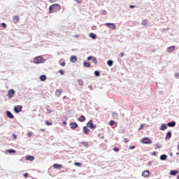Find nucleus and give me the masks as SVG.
<instances>
[{
	"instance_id": "38",
	"label": "nucleus",
	"mask_w": 179,
	"mask_h": 179,
	"mask_svg": "<svg viewBox=\"0 0 179 179\" xmlns=\"http://www.w3.org/2000/svg\"><path fill=\"white\" fill-rule=\"evenodd\" d=\"M45 124L46 125H52V122L48 121H45Z\"/></svg>"
},
{
	"instance_id": "51",
	"label": "nucleus",
	"mask_w": 179,
	"mask_h": 179,
	"mask_svg": "<svg viewBox=\"0 0 179 179\" xmlns=\"http://www.w3.org/2000/svg\"><path fill=\"white\" fill-rule=\"evenodd\" d=\"M66 99H68V96H64L63 97V99L65 100Z\"/></svg>"
},
{
	"instance_id": "33",
	"label": "nucleus",
	"mask_w": 179,
	"mask_h": 179,
	"mask_svg": "<svg viewBox=\"0 0 179 179\" xmlns=\"http://www.w3.org/2000/svg\"><path fill=\"white\" fill-rule=\"evenodd\" d=\"M94 75L95 76H100V72H99L98 71H94Z\"/></svg>"
},
{
	"instance_id": "47",
	"label": "nucleus",
	"mask_w": 179,
	"mask_h": 179,
	"mask_svg": "<svg viewBox=\"0 0 179 179\" xmlns=\"http://www.w3.org/2000/svg\"><path fill=\"white\" fill-rule=\"evenodd\" d=\"M120 58H122V57H124V52H121L120 55Z\"/></svg>"
},
{
	"instance_id": "52",
	"label": "nucleus",
	"mask_w": 179,
	"mask_h": 179,
	"mask_svg": "<svg viewBox=\"0 0 179 179\" xmlns=\"http://www.w3.org/2000/svg\"><path fill=\"white\" fill-rule=\"evenodd\" d=\"M49 2H50V3H52L54 2V0H49Z\"/></svg>"
},
{
	"instance_id": "22",
	"label": "nucleus",
	"mask_w": 179,
	"mask_h": 179,
	"mask_svg": "<svg viewBox=\"0 0 179 179\" xmlns=\"http://www.w3.org/2000/svg\"><path fill=\"white\" fill-rule=\"evenodd\" d=\"M39 79L40 80H41V82H44V80H46L47 76H45V75H42L40 76Z\"/></svg>"
},
{
	"instance_id": "24",
	"label": "nucleus",
	"mask_w": 179,
	"mask_h": 179,
	"mask_svg": "<svg viewBox=\"0 0 179 179\" xmlns=\"http://www.w3.org/2000/svg\"><path fill=\"white\" fill-rule=\"evenodd\" d=\"M179 171H171L170 174L171 176H176V174H178Z\"/></svg>"
},
{
	"instance_id": "54",
	"label": "nucleus",
	"mask_w": 179,
	"mask_h": 179,
	"mask_svg": "<svg viewBox=\"0 0 179 179\" xmlns=\"http://www.w3.org/2000/svg\"><path fill=\"white\" fill-rule=\"evenodd\" d=\"M78 3H81L82 1H79V0H77Z\"/></svg>"
},
{
	"instance_id": "2",
	"label": "nucleus",
	"mask_w": 179,
	"mask_h": 179,
	"mask_svg": "<svg viewBox=\"0 0 179 179\" xmlns=\"http://www.w3.org/2000/svg\"><path fill=\"white\" fill-rule=\"evenodd\" d=\"M44 62H45V59L41 56H38L34 59V64H36V65H38V64H44Z\"/></svg>"
},
{
	"instance_id": "15",
	"label": "nucleus",
	"mask_w": 179,
	"mask_h": 179,
	"mask_svg": "<svg viewBox=\"0 0 179 179\" xmlns=\"http://www.w3.org/2000/svg\"><path fill=\"white\" fill-rule=\"evenodd\" d=\"M6 114L8 118H11V120H13V118H15V116H13V114H12V113H10V111H7Z\"/></svg>"
},
{
	"instance_id": "50",
	"label": "nucleus",
	"mask_w": 179,
	"mask_h": 179,
	"mask_svg": "<svg viewBox=\"0 0 179 179\" xmlns=\"http://www.w3.org/2000/svg\"><path fill=\"white\" fill-rule=\"evenodd\" d=\"M41 131L42 132H45V129H41Z\"/></svg>"
},
{
	"instance_id": "49",
	"label": "nucleus",
	"mask_w": 179,
	"mask_h": 179,
	"mask_svg": "<svg viewBox=\"0 0 179 179\" xmlns=\"http://www.w3.org/2000/svg\"><path fill=\"white\" fill-rule=\"evenodd\" d=\"M13 138H14V139H17V136H15V134H13Z\"/></svg>"
},
{
	"instance_id": "23",
	"label": "nucleus",
	"mask_w": 179,
	"mask_h": 179,
	"mask_svg": "<svg viewBox=\"0 0 179 179\" xmlns=\"http://www.w3.org/2000/svg\"><path fill=\"white\" fill-rule=\"evenodd\" d=\"M171 138V131H168L166 135V139H170Z\"/></svg>"
},
{
	"instance_id": "28",
	"label": "nucleus",
	"mask_w": 179,
	"mask_h": 179,
	"mask_svg": "<svg viewBox=\"0 0 179 179\" xmlns=\"http://www.w3.org/2000/svg\"><path fill=\"white\" fill-rule=\"evenodd\" d=\"M161 160H166L167 159V155H162L160 156Z\"/></svg>"
},
{
	"instance_id": "16",
	"label": "nucleus",
	"mask_w": 179,
	"mask_h": 179,
	"mask_svg": "<svg viewBox=\"0 0 179 179\" xmlns=\"http://www.w3.org/2000/svg\"><path fill=\"white\" fill-rule=\"evenodd\" d=\"M78 121L80 122H85L86 121V117L84 115H82L78 118Z\"/></svg>"
},
{
	"instance_id": "17",
	"label": "nucleus",
	"mask_w": 179,
	"mask_h": 179,
	"mask_svg": "<svg viewBox=\"0 0 179 179\" xmlns=\"http://www.w3.org/2000/svg\"><path fill=\"white\" fill-rule=\"evenodd\" d=\"M166 129H167V124H162L160 127V131H166Z\"/></svg>"
},
{
	"instance_id": "34",
	"label": "nucleus",
	"mask_w": 179,
	"mask_h": 179,
	"mask_svg": "<svg viewBox=\"0 0 179 179\" xmlns=\"http://www.w3.org/2000/svg\"><path fill=\"white\" fill-rule=\"evenodd\" d=\"M78 84H79L80 86H83V80H78Z\"/></svg>"
},
{
	"instance_id": "7",
	"label": "nucleus",
	"mask_w": 179,
	"mask_h": 179,
	"mask_svg": "<svg viewBox=\"0 0 179 179\" xmlns=\"http://www.w3.org/2000/svg\"><path fill=\"white\" fill-rule=\"evenodd\" d=\"M87 59H88V61L92 60V62H94L95 64V65H97V59H96V57L90 56L87 57Z\"/></svg>"
},
{
	"instance_id": "8",
	"label": "nucleus",
	"mask_w": 179,
	"mask_h": 179,
	"mask_svg": "<svg viewBox=\"0 0 179 179\" xmlns=\"http://www.w3.org/2000/svg\"><path fill=\"white\" fill-rule=\"evenodd\" d=\"M22 108H23V106H15L14 110L15 113H20V111H22Z\"/></svg>"
},
{
	"instance_id": "18",
	"label": "nucleus",
	"mask_w": 179,
	"mask_h": 179,
	"mask_svg": "<svg viewBox=\"0 0 179 179\" xmlns=\"http://www.w3.org/2000/svg\"><path fill=\"white\" fill-rule=\"evenodd\" d=\"M55 94H56V96H58V97H59V96H61V94H62V90H57L55 91Z\"/></svg>"
},
{
	"instance_id": "12",
	"label": "nucleus",
	"mask_w": 179,
	"mask_h": 179,
	"mask_svg": "<svg viewBox=\"0 0 179 179\" xmlns=\"http://www.w3.org/2000/svg\"><path fill=\"white\" fill-rule=\"evenodd\" d=\"M174 50H176V46H171L167 48L166 51L167 52H173V51H174Z\"/></svg>"
},
{
	"instance_id": "40",
	"label": "nucleus",
	"mask_w": 179,
	"mask_h": 179,
	"mask_svg": "<svg viewBox=\"0 0 179 179\" xmlns=\"http://www.w3.org/2000/svg\"><path fill=\"white\" fill-rule=\"evenodd\" d=\"M61 66H65L66 65V63L65 62H63L60 64Z\"/></svg>"
},
{
	"instance_id": "58",
	"label": "nucleus",
	"mask_w": 179,
	"mask_h": 179,
	"mask_svg": "<svg viewBox=\"0 0 179 179\" xmlns=\"http://www.w3.org/2000/svg\"><path fill=\"white\" fill-rule=\"evenodd\" d=\"M63 124H66V122H64Z\"/></svg>"
},
{
	"instance_id": "29",
	"label": "nucleus",
	"mask_w": 179,
	"mask_h": 179,
	"mask_svg": "<svg viewBox=\"0 0 179 179\" xmlns=\"http://www.w3.org/2000/svg\"><path fill=\"white\" fill-rule=\"evenodd\" d=\"M113 62L112 60H109L107 62V64L108 66H113Z\"/></svg>"
},
{
	"instance_id": "43",
	"label": "nucleus",
	"mask_w": 179,
	"mask_h": 179,
	"mask_svg": "<svg viewBox=\"0 0 179 179\" xmlns=\"http://www.w3.org/2000/svg\"><path fill=\"white\" fill-rule=\"evenodd\" d=\"M82 145H84V146H87V142H83Z\"/></svg>"
},
{
	"instance_id": "10",
	"label": "nucleus",
	"mask_w": 179,
	"mask_h": 179,
	"mask_svg": "<svg viewBox=\"0 0 179 179\" xmlns=\"http://www.w3.org/2000/svg\"><path fill=\"white\" fill-rule=\"evenodd\" d=\"M20 20V18L19 17V16L15 15L13 17V23H15V24H17Z\"/></svg>"
},
{
	"instance_id": "57",
	"label": "nucleus",
	"mask_w": 179,
	"mask_h": 179,
	"mask_svg": "<svg viewBox=\"0 0 179 179\" xmlns=\"http://www.w3.org/2000/svg\"><path fill=\"white\" fill-rule=\"evenodd\" d=\"M177 179H179V175L177 176Z\"/></svg>"
},
{
	"instance_id": "5",
	"label": "nucleus",
	"mask_w": 179,
	"mask_h": 179,
	"mask_svg": "<svg viewBox=\"0 0 179 179\" xmlns=\"http://www.w3.org/2000/svg\"><path fill=\"white\" fill-rule=\"evenodd\" d=\"M15 94V90H9L8 91V97L9 99H12V97H13V95Z\"/></svg>"
},
{
	"instance_id": "27",
	"label": "nucleus",
	"mask_w": 179,
	"mask_h": 179,
	"mask_svg": "<svg viewBox=\"0 0 179 179\" xmlns=\"http://www.w3.org/2000/svg\"><path fill=\"white\" fill-rule=\"evenodd\" d=\"M108 125L113 127V125H115V122L114 120H110L108 122Z\"/></svg>"
},
{
	"instance_id": "11",
	"label": "nucleus",
	"mask_w": 179,
	"mask_h": 179,
	"mask_svg": "<svg viewBox=\"0 0 179 179\" xmlns=\"http://www.w3.org/2000/svg\"><path fill=\"white\" fill-rule=\"evenodd\" d=\"M70 61H71V62L75 63L78 61V57L75 55H72L70 57Z\"/></svg>"
},
{
	"instance_id": "41",
	"label": "nucleus",
	"mask_w": 179,
	"mask_h": 179,
	"mask_svg": "<svg viewBox=\"0 0 179 179\" xmlns=\"http://www.w3.org/2000/svg\"><path fill=\"white\" fill-rule=\"evenodd\" d=\"M74 164H75L76 166H82V164H80V162H76Z\"/></svg>"
},
{
	"instance_id": "4",
	"label": "nucleus",
	"mask_w": 179,
	"mask_h": 179,
	"mask_svg": "<svg viewBox=\"0 0 179 179\" xmlns=\"http://www.w3.org/2000/svg\"><path fill=\"white\" fill-rule=\"evenodd\" d=\"M87 127H88V128H90L91 129H96V126L93 124L92 120H90L89 122L87 123Z\"/></svg>"
},
{
	"instance_id": "25",
	"label": "nucleus",
	"mask_w": 179,
	"mask_h": 179,
	"mask_svg": "<svg viewBox=\"0 0 179 179\" xmlns=\"http://www.w3.org/2000/svg\"><path fill=\"white\" fill-rule=\"evenodd\" d=\"M90 37H91V38H93L94 40L97 38V36H96V34L94 33L90 34Z\"/></svg>"
},
{
	"instance_id": "48",
	"label": "nucleus",
	"mask_w": 179,
	"mask_h": 179,
	"mask_svg": "<svg viewBox=\"0 0 179 179\" xmlns=\"http://www.w3.org/2000/svg\"><path fill=\"white\" fill-rule=\"evenodd\" d=\"M129 149H131V150H132V149H135V145L130 146V147H129Z\"/></svg>"
},
{
	"instance_id": "1",
	"label": "nucleus",
	"mask_w": 179,
	"mask_h": 179,
	"mask_svg": "<svg viewBox=\"0 0 179 179\" xmlns=\"http://www.w3.org/2000/svg\"><path fill=\"white\" fill-rule=\"evenodd\" d=\"M61 10V6L58 3L52 4L49 7V13H55Z\"/></svg>"
},
{
	"instance_id": "31",
	"label": "nucleus",
	"mask_w": 179,
	"mask_h": 179,
	"mask_svg": "<svg viewBox=\"0 0 179 179\" xmlns=\"http://www.w3.org/2000/svg\"><path fill=\"white\" fill-rule=\"evenodd\" d=\"M27 136H29V138H31V136H33V132H31V131L28 132Z\"/></svg>"
},
{
	"instance_id": "44",
	"label": "nucleus",
	"mask_w": 179,
	"mask_h": 179,
	"mask_svg": "<svg viewBox=\"0 0 179 179\" xmlns=\"http://www.w3.org/2000/svg\"><path fill=\"white\" fill-rule=\"evenodd\" d=\"M143 129V124H141L140 128L138 129V131H141Z\"/></svg>"
},
{
	"instance_id": "32",
	"label": "nucleus",
	"mask_w": 179,
	"mask_h": 179,
	"mask_svg": "<svg viewBox=\"0 0 179 179\" xmlns=\"http://www.w3.org/2000/svg\"><path fill=\"white\" fill-rule=\"evenodd\" d=\"M8 153H16V150H8Z\"/></svg>"
},
{
	"instance_id": "53",
	"label": "nucleus",
	"mask_w": 179,
	"mask_h": 179,
	"mask_svg": "<svg viewBox=\"0 0 179 179\" xmlns=\"http://www.w3.org/2000/svg\"><path fill=\"white\" fill-rule=\"evenodd\" d=\"M115 115H117V114L115 113H113V116L115 117Z\"/></svg>"
},
{
	"instance_id": "59",
	"label": "nucleus",
	"mask_w": 179,
	"mask_h": 179,
	"mask_svg": "<svg viewBox=\"0 0 179 179\" xmlns=\"http://www.w3.org/2000/svg\"><path fill=\"white\" fill-rule=\"evenodd\" d=\"M98 136H100V134H98Z\"/></svg>"
},
{
	"instance_id": "9",
	"label": "nucleus",
	"mask_w": 179,
	"mask_h": 179,
	"mask_svg": "<svg viewBox=\"0 0 179 179\" xmlns=\"http://www.w3.org/2000/svg\"><path fill=\"white\" fill-rule=\"evenodd\" d=\"M83 129L85 135H89V134H90V129H89L86 126L83 127Z\"/></svg>"
},
{
	"instance_id": "6",
	"label": "nucleus",
	"mask_w": 179,
	"mask_h": 179,
	"mask_svg": "<svg viewBox=\"0 0 179 179\" xmlns=\"http://www.w3.org/2000/svg\"><path fill=\"white\" fill-rule=\"evenodd\" d=\"M105 26H107L109 29H113V30H115V24L114 23H106Z\"/></svg>"
},
{
	"instance_id": "42",
	"label": "nucleus",
	"mask_w": 179,
	"mask_h": 179,
	"mask_svg": "<svg viewBox=\"0 0 179 179\" xmlns=\"http://www.w3.org/2000/svg\"><path fill=\"white\" fill-rule=\"evenodd\" d=\"M1 26H2V27H3L4 29L6 28V24H5V23H1Z\"/></svg>"
},
{
	"instance_id": "35",
	"label": "nucleus",
	"mask_w": 179,
	"mask_h": 179,
	"mask_svg": "<svg viewBox=\"0 0 179 179\" xmlns=\"http://www.w3.org/2000/svg\"><path fill=\"white\" fill-rule=\"evenodd\" d=\"M59 73H60V75H65V72L64 71V70H59Z\"/></svg>"
},
{
	"instance_id": "39",
	"label": "nucleus",
	"mask_w": 179,
	"mask_h": 179,
	"mask_svg": "<svg viewBox=\"0 0 179 179\" xmlns=\"http://www.w3.org/2000/svg\"><path fill=\"white\" fill-rule=\"evenodd\" d=\"M23 176H24L25 178H27V177H29V173H23Z\"/></svg>"
},
{
	"instance_id": "19",
	"label": "nucleus",
	"mask_w": 179,
	"mask_h": 179,
	"mask_svg": "<svg viewBox=\"0 0 179 179\" xmlns=\"http://www.w3.org/2000/svg\"><path fill=\"white\" fill-rule=\"evenodd\" d=\"M149 174H150L149 171H144L142 173V176L143 177H148V176H149Z\"/></svg>"
},
{
	"instance_id": "20",
	"label": "nucleus",
	"mask_w": 179,
	"mask_h": 179,
	"mask_svg": "<svg viewBox=\"0 0 179 179\" xmlns=\"http://www.w3.org/2000/svg\"><path fill=\"white\" fill-rule=\"evenodd\" d=\"M167 125L170 127H176V122L173 121L171 122L167 123Z\"/></svg>"
},
{
	"instance_id": "36",
	"label": "nucleus",
	"mask_w": 179,
	"mask_h": 179,
	"mask_svg": "<svg viewBox=\"0 0 179 179\" xmlns=\"http://www.w3.org/2000/svg\"><path fill=\"white\" fill-rule=\"evenodd\" d=\"M113 150H114V152H120V148H117V147H115V148H113Z\"/></svg>"
},
{
	"instance_id": "21",
	"label": "nucleus",
	"mask_w": 179,
	"mask_h": 179,
	"mask_svg": "<svg viewBox=\"0 0 179 179\" xmlns=\"http://www.w3.org/2000/svg\"><path fill=\"white\" fill-rule=\"evenodd\" d=\"M27 160H29L30 162H33L34 160V157L31 155H28L26 157Z\"/></svg>"
},
{
	"instance_id": "30",
	"label": "nucleus",
	"mask_w": 179,
	"mask_h": 179,
	"mask_svg": "<svg viewBox=\"0 0 179 179\" xmlns=\"http://www.w3.org/2000/svg\"><path fill=\"white\" fill-rule=\"evenodd\" d=\"M160 148H162V145H160V143H157L155 145V149H160Z\"/></svg>"
},
{
	"instance_id": "46",
	"label": "nucleus",
	"mask_w": 179,
	"mask_h": 179,
	"mask_svg": "<svg viewBox=\"0 0 179 179\" xmlns=\"http://www.w3.org/2000/svg\"><path fill=\"white\" fill-rule=\"evenodd\" d=\"M129 8H131V9H134V8H136V6H129Z\"/></svg>"
},
{
	"instance_id": "56",
	"label": "nucleus",
	"mask_w": 179,
	"mask_h": 179,
	"mask_svg": "<svg viewBox=\"0 0 179 179\" xmlns=\"http://www.w3.org/2000/svg\"><path fill=\"white\" fill-rule=\"evenodd\" d=\"M75 37H79V35H76Z\"/></svg>"
},
{
	"instance_id": "55",
	"label": "nucleus",
	"mask_w": 179,
	"mask_h": 179,
	"mask_svg": "<svg viewBox=\"0 0 179 179\" xmlns=\"http://www.w3.org/2000/svg\"><path fill=\"white\" fill-rule=\"evenodd\" d=\"M103 138H104V136H101V139H103Z\"/></svg>"
},
{
	"instance_id": "3",
	"label": "nucleus",
	"mask_w": 179,
	"mask_h": 179,
	"mask_svg": "<svg viewBox=\"0 0 179 179\" xmlns=\"http://www.w3.org/2000/svg\"><path fill=\"white\" fill-rule=\"evenodd\" d=\"M141 143H144L145 145H150L152 143V140H150L149 138H143L141 141Z\"/></svg>"
},
{
	"instance_id": "14",
	"label": "nucleus",
	"mask_w": 179,
	"mask_h": 179,
	"mask_svg": "<svg viewBox=\"0 0 179 179\" xmlns=\"http://www.w3.org/2000/svg\"><path fill=\"white\" fill-rule=\"evenodd\" d=\"M53 167H54V169H56L57 170H59V169L62 168V165L59 164H53Z\"/></svg>"
},
{
	"instance_id": "13",
	"label": "nucleus",
	"mask_w": 179,
	"mask_h": 179,
	"mask_svg": "<svg viewBox=\"0 0 179 179\" xmlns=\"http://www.w3.org/2000/svg\"><path fill=\"white\" fill-rule=\"evenodd\" d=\"M71 129H76L78 128V124L76 122H73L70 124Z\"/></svg>"
},
{
	"instance_id": "37",
	"label": "nucleus",
	"mask_w": 179,
	"mask_h": 179,
	"mask_svg": "<svg viewBox=\"0 0 179 179\" xmlns=\"http://www.w3.org/2000/svg\"><path fill=\"white\" fill-rule=\"evenodd\" d=\"M47 113H48V114H50V113H52V110H51L50 108H47Z\"/></svg>"
},
{
	"instance_id": "26",
	"label": "nucleus",
	"mask_w": 179,
	"mask_h": 179,
	"mask_svg": "<svg viewBox=\"0 0 179 179\" xmlns=\"http://www.w3.org/2000/svg\"><path fill=\"white\" fill-rule=\"evenodd\" d=\"M83 66H85V68H90V63H87L86 62H84Z\"/></svg>"
},
{
	"instance_id": "45",
	"label": "nucleus",
	"mask_w": 179,
	"mask_h": 179,
	"mask_svg": "<svg viewBox=\"0 0 179 179\" xmlns=\"http://www.w3.org/2000/svg\"><path fill=\"white\" fill-rule=\"evenodd\" d=\"M156 155H157L156 152L154 151L152 152V156H156Z\"/></svg>"
}]
</instances>
